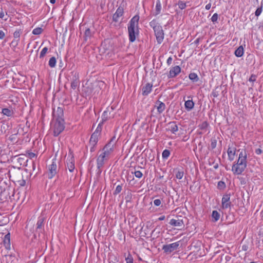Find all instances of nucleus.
Here are the masks:
<instances>
[{"instance_id": "45", "label": "nucleus", "mask_w": 263, "mask_h": 263, "mask_svg": "<svg viewBox=\"0 0 263 263\" xmlns=\"http://www.w3.org/2000/svg\"><path fill=\"white\" fill-rule=\"evenodd\" d=\"M217 145V140L215 138L211 139V147L212 149H214Z\"/></svg>"}, {"instance_id": "38", "label": "nucleus", "mask_w": 263, "mask_h": 263, "mask_svg": "<svg viewBox=\"0 0 263 263\" xmlns=\"http://www.w3.org/2000/svg\"><path fill=\"white\" fill-rule=\"evenodd\" d=\"M184 175V172L182 170H178L176 174V177L178 179L182 178Z\"/></svg>"}, {"instance_id": "11", "label": "nucleus", "mask_w": 263, "mask_h": 263, "mask_svg": "<svg viewBox=\"0 0 263 263\" xmlns=\"http://www.w3.org/2000/svg\"><path fill=\"white\" fill-rule=\"evenodd\" d=\"M124 13V9L122 7H119L116 10L115 13L112 16L113 21L118 22L119 21V18L122 17Z\"/></svg>"}, {"instance_id": "30", "label": "nucleus", "mask_w": 263, "mask_h": 263, "mask_svg": "<svg viewBox=\"0 0 263 263\" xmlns=\"http://www.w3.org/2000/svg\"><path fill=\"white\" fill-rule=\"evenodd\" d=\"M244 53L243 48L242 46H239L235 51V55L237 57H241Z\"/></svg>"}, {"instance_id": "27", "label": "nucleus", "mask_w": 263, "mask_h": 263, "mask_svg": "<svg viewBox=\"0 0 263 263\" xmlns=\"http://www.w3.org/2000/svg\"><path fill=\"white\" fill-rule=\"evenodd\" d=\"M0 18L5 21L8 19V15L7 12L4 10L1 6H0Z\"/></svg>"}, {"instance_id": "50", "label": "nucleus", "mask_w": 263, "mask_h": 263, "mask_svg": "<svg viewBox=\"0 0 263 263\" xmlns=\"http://www.w3.org/2000/svg\"><path fill=\"white\" fill-rule=\"evenodd\" d=\"M126 263H133V259L131 255H129L125 259Z\"/></svg>"}, {"instance_id": "19", "label": "nucleus", "mask_w": 263, "mask_h": 263, "mask_svg": "<svg viewBox=\"0 0 263 263\" xmlns=\"http://www.w3.org/2000/svg\"><path fill=\"white\" fill-rule=\"evenodd\" d=\"M111 116L110 112L109 111L108 109L104 111V112L102 114L101 119H102V123H103L104 122H106L109 119L112 118Z\"/></svg>"}, {"instance_id": "2", "label": "nucleus", "mask_w": 263, "mask_h": 263, "mask_svg": "<svg viewBox=\"0 0 263 263\" xmlns=\"http://www.w3.org/2000/svg\"><path fill=\"white\" fill-rule=\"evenodd\" d=\"M139 16H134L130 21L128 26V32L129 40L130 42H134L136 41V37L139 34L138 21Z\"/></svg>"}, {"instance_id": "41", "label": "nucleus", "mask_w": 263, "mask_h": 263, "mask_svg": "<svg viewBox=\"0 0 263 263\" xmlns=\"http://www.w3.org/2000/svg\"><path fill=\"white\" fill-rule=\"evenodd\" d=\"M21 34V30H16L13 33V37L14 39H17L20 40V37Z\"/></svg>"}, {"instance_id": "23", "label": "nucleus", "mask_w": 263, "mask_h": 263, "mask_svg": "<svg viewBox=\"0 0 263 263\" xmlns=\"http://www.w3.org/2000/svg\"><path fill=\"white\" fill-rule=\"evenodd\" d=\"M184 106L187 111L191 110L194 107V103L192 100H189L185 101Z\"/></svg>"}, {"instance_id": "64", "label": "nucleus", "mask_w": 263, "mask_h": 263, "mask_svg": "<svg viewBox=\"0 0 263 263\" xmlns=\"http://www.w3.org/2000/svg\"><path fill=\"white\" fill-rule=\"evenodd\" d=\"M212 95H213V96L214 97H217V95L216 94V93H215V92H212Z\"/></svg>"}, {"instance_id": "43", "label": "nucleus", "mask_w": 263, "mask_h": 263, "mask_svg": "<svg viewBox=\"0 0 263 263\" xmlns=\"http://www.w3.org/2000/svg\"><path fill=\"white\" fill-rule=\"evenodd\" d=\"M162 157L165 159H167L170 155V152L168 149H165L162 152Z\"/></svg>"}, {"instance_id": "51", "label": "nucleus", "mask_w": 263, "mask_h": 263, "mask_svg": "<svg viewBox=\"0 0 263 263\" xmlns=\"http://www.w3.org/2000/svg\"><path fill=\"white\" fill-rule=\"evenodd\" d=\"M19 40L14 39L11 43V45L13 47H16L18 43Z\"/></svg>"}, {"instance_id": "13", "label": "nucleus", "mask_w": 263, "mask_h": 263, "mask_svg": "<svg viewBox=\"0 0 263 263\" xmlns=\"http://www.w3.org/2000/svg\"><path fill=\"white\" fill-rule=\"evenodd\" d=\"M181 72V68L179 66L173 67L170 70L168 77L169 78H174L180 73Z\"/></svg>"}, {"instance_id": "1", "label": "nucleus", "mask_w": 263, "mask_h": 263, "mask_svg": "<svg viewBox=\"0 0 263 263\" xmlns=\"http://www.w3.org/2000/svg\"><path fill=\"white\" fill-rule=\"evenodd\" d=\"M116 148V141L115 137L112 138L109 142L106 144L102 149V153L99 155L97 159L98 164H102L105 163L112 155Z\"/></svg>"}, {"instance_id": "52", "label": "nucleus", "mask_w": 263, "mask_h": 263, "mask_svg": "<svg viewBox=\"0 0 263 263\" xmlns=\"http://www.w3.org/2000/svg\"><path fill=\"white\" fill-rule=\"evenodd\" d=\"M256 76H255V75H254V74H252V75L250 76V78H249V81L250 82H254V81H256Z\"/></svg>"}, {"instance_id": "16", "label": "nucleus", "mask_w": 263, "mask_h": 263, "mask_svg": "<svg viewBox=\"0 0 263 263\" xmlns=\"http://www.w3.org/2000/svg\"><path fill=\"white\" fill-rule=\"evenodd\" d=\"M3 243L5 248L9 250L10 249V233H8L5 235L4 238L3 239Z\"/></svg>"}, {"instance_id": "47", "label": "nucleus", "mask_w": 263, "mask_h": 263, "mask_svg": "<svg viewBox=\"0 0 263 263\" xmlns=\"http://www.w3.org/2000/svg\"><path fill=\"white\" fill-rule=\"evenodd\" d=\"M218 14L215 13H214L212 17H211V21L214 23V22H217V20H218Z\"/></svg>"}, {"instance_id": "8", "label": "nucleus", "mask_w": 263, "mask_h": 263, "mask_svg": "<svg viewBox=\"0 0 263 263\" xmlns=\"http://www.w3.org/2000/svg\"><path fill=\"white\" fill-rule=\"evenodd\" d=\"M247 154L246 149H242L239 154V157L236 164H247Z\"/></svg>"}, {"instance_id": "3", "label": "nucleus", "mask_w": 263, "mask_h": 263, "mask_svg": "<svg viewBox=\"0 0 263 263\" xmlns=\"http://www.w3.org/2000/svg\"><path fill=\"white\" fill-rule=\"evenodd\" d=\"M65 129V122L63 118L55 119L51 123L50 130L54 137L58 136Z\"/></svg>"}, {"instance_id": "34", "label": "nucleus", "mask_w": 263, "mask_h": 263, "mask_svg": "<svg viewBox=\"0 0 263 263\" xmlns=\"http://www.w3.org/2000/svg\"><path fill=\"white\" fill-rule=\"evenodd\" d=\"M27 156L23 155L22 157H20L17 159L18 162L20 163V164H25L26 163L28 162V159H26Z\"/></svg>"}, {"instance_id": "6", "label": "nucleus", "mask_w": 263, "mask_h": 263, "mask_svg": "<svg viewBox=\"0 0 263 263\" xmlns=\"http://www.w3.org/2000/svg\"><path fill=\"white\" fill-rule=\"evenodd\" d=\"M232 203L230 201V195L226 194L223 195L221 200V208L222 209H230Z\"/></svg>"}, {"instance_id": "54", "label": "nucleus", "mask_w": 263, "mask_h": 263, "mask_svg": "<svg viewBox=\"0 0 263 263\" xmlns=\"http://www.w3.org/2000/svg\"><path fill=\"white\" fill-rule=\"evenodd\" d=\"M28 157L30 158V159H32L33 158H34L36 157V155L33 153H32V152H30V153H29L28 154Z\"/></svg>"}, {"instance_id": "18", "label": "nucleus", "mask_w": 263, "mask_h": 263, "mask_svg": "<svg viewBox=\"0 0 263 263\" xmlns=\"http://www.w3.org/2000/svg\"><path fill=\"white\" fill-rule=\"evenodd\" d=\"M153 85L151 83H147L142 88V95L143 96L148 95L152 90Z\"/></svg>"}, {"instance_id": "36", "label": "nucleus", "mask_w": 263, "mask_h": 263, "mask_svg": "<svg viewBox=\"0 0 263 263\" xmlns=\"http://www.w3.org/2000/svg\"><path fill=\"white\" fill-rule=\"evenodd\" d=\"M43 30L41 27H37L34 28L32 31V33L34 35H39L41 34Z\"/></svg>"}, {"instance_id": "58", "label": "nucleus", "mask_w": 263, "mask_h": 263, "mask_svg": "<svg viewBox=\"0 0 263 263\" xmlns=\"http://www.w3.org/2000/svg\"><path fill=\"white\" fill-rule=\"evenodd\" d=\"M69 172H72L74 169V165H68Z\"/></svg>"}, {"instance_id": "24", "label": "nucleus", "mask_w": 263, "mask_h": 263, "mask_svg": "<svg viewBox=\"0 0 263 263\" xmlns=\"http://www.w3.org/2000/svg\"><path fill=\"white\" fill-rule=\"evenodd\" d=\"M156 107L159 114L162 113L165 108V105L164 103L159 101L156 103Z\"/></svg>"}, {"instance_id": "21", "label": "nucleus", "mask_w": 263, "mask_h": 263, "mask_svg": "<svg viewBox=\"0 0 263 263\" xmlns=\"http://www.w3.org/2000/svg\"><path fill=\"white\" fill-rule=\"evenodd\" d=\"M63 109L61 107H58L55 112L53 113V116L55 119L63 118Z\"/></svg>"}, {"instance_id": "39", "label": "nucleus", "mask_w": 263, "mask_h": 263, "mask_svg": "<svg viewBox=\"0 0 263 263\" xmlns=\"http://www.w3.org/2000/svg\"><path fill=\"white\" fill-rule=\"evenodd\" d=\"M178 5L179 8L181 10L185 9L186 7V3L182 1H179L178 2Z\"/></svg>"}, {"instance_id": "53", "label": "nucleus", "mask_w": 263, "mask_h": 263, "mask_svg": "<svg viewBox=\"0 0 263 263\" xmlns=\"http://www.w3.org/2000/svg\"><path fill=\"white\" fill-rule=\"evenodd\" d=\"M161 203V201L160 199H155L154 201V204L156 206H159Z\"/></svg>"}, {"instance_id": "49", "label": "nucleus", "mask_w": 263, "mask_h": 263, "mask_svg": "<svg viewBox=\"0 0 263 263\" xmlns=\"http://www.w3.org/2000/svg\"><path fill=\"white\" fill-rule=\"evenodd\" d=\"M261 12H262V7L258 8L255 12V15L256 16H258L261 14Z\"/></svg>"}, {"instance_id": "12", "label": "nucleus", "mask_w": 263, "mask_h": 263, "mask_svg": "<svg viewBox=\"0 0 263 263\" xmlns=\"http://www.w3.org/2000/svg\"><path fill=\"white\" fill-rule=\"evenodd\" d=\"M65 162L66 164H74V157L73 152L69 149L68 154L65 156Z\"/></svg>"}, {"instance_id": "32", "label": "nucleus", "mask_w": 263, "mask_h": 263, "mask_svg": "<svg viewBox=\"0 0 263 263\" xmlns=\"http://www.w3.org/2000/svg\"><path fill=\"white\" fill-rule=\"evenodd\" d=\"M57 64V60L55 57H51L49 61V66L51 68H54Z\"/></svg>"}, {"instance_id": "63", "label": "nucleus", "mask_w": 263, "mask_h": 263, "mask_svg": "<svg viewBox=\"0 0 263 263\" xmlns=\"http://www.w3.org/2000/svg\"><path fill=\"white\" fill-rule=\"evenodd\" d=\"M247 247L246 246H242V250H245V251L247 250Z\"/></svg>"}, {"instance_id": "20", "label": "nucleus", "mask_w": 263, "mask_h": 263, "mask_svg": "<svg viewBox=\"0 0 263 263\" xmlns=\"http://www.w3.org/2000/svg\"><path fill=\"white\" fill-rule=\"evenodd\" d=\"M44 218L40 217L36 223V230L39 232H41L44 227Z\"/></svg>"}, {"instance_id": "62", "label": "nucleus", "mask_w": 263, "mask_h": 263, "mask_svg": "<svg viewBox=\"0 0 263 263\" xmlns=\"http://www.w3.org/2000/svg\"><path fill=\"white\" fill-rule=\"evenodd\" d=\"M90 33V29H87V30H86L85 34H87V33Z\"/></svg>"}, {"instance_id": "4", "label": "nucleus", "mask_w": 263, "mask_h": 263, "mask_svg": "<svg viewBox=\"0 0 263 263\" xmlns=\"http://www.w3.org/2000/svg\"><path fill=\"white\" fill-rule=\"evenodd\" d=\"M180 245V241H177L174 243H172L168 245H163L162 247V250L164 252L168 254L176 250Z\"/></svg>"}, {"instance_id": "59", "label": "nucleus", "mask_w": 263, "mask_h": 263, "mask_svg": "<svg viewBox=\"0 0 263 263\" xmlns=\"http://www.w3.org/2000/svg\"><path fill=\"white\" fill-rule=\"evenodd\" d=\"M211 8V3L208 4L207 5H206V6L205 7V9H206V10H209V9H210Z\"/></svg>"}, {"instance_id": "42", "label": "nucleus", "mask_w": 263, "mask_h": 263, "mask_svg": "<svg viewBox=\"0 0 263 263\" xmlns=\"http://www.w3.org/2000/svg\"><path fill=\"white\" fill-rule=\"evenodd\" d=\"M209 126V123L206 121L203 122L199 126L200 129L203 130L206 129Z\"/></svg>"}, {"instance_id": "37", "label": "nucleus", "mask_w": 263, "mask_h": 263, "mask_svg": "<svg viewBox=\"0 0 263 263\" xmlns=\"http://www.w3.org/2000/svg\"><path fill=\"white\" fill-rule=\"evenodd\" d=\"M161 5L160 4V3L159 2H157L156 3V15L159 14L160 12H161Z\"/></svg>"}, {"instance_id": "31", "label": "nucleus", "mask_w": 263, "mask_h": 263, "mask_svg": "<svg viewBox=\"0 0 263 263\" xmlns=\"http://www.w3.org/2000/svg\"><path fill=\"white\" fill-rule=\"evenodd\" d=\"M103 123H102V122L100 123L97 128L96 129L95 131L92 133L94 135H96L97 136H100L101 133V131L102 129V124Z\"/></svg>"}, {"instance_id": "55", "label": "nucleus", "mask_w": 263, "mask_h": 263, "mask_svg": "<svg viewBox=\"0 0 263 263\" xmlns=\"http://www.w3.org/2000/svg\"><path fill=\"white\" fill-rule=\"evenodd\" d=\"M5 36V33L3 30H0V39L3 40Z\"/></svg>"}, {"instance_id": "26", "label": "nucleus", "mask_w": 263, "mask_h": 263, "mask_svg": "<svg viewBox=\"0 0 263 263\" xmlns=\"http://www.w3.org/2000/svg\"><path fill=\"white\" fill-rule=\"evenodd\" d=\"M149 25L151 27H152L154 29V31L158 29L159 28H161V26L160 25L159 23L156 20H153L150 23Z\"/></svg>"}, {"instance_id": "17", "label": "nucleus", "mask_w": 263, "mask_h": 263, "mask_svg": "<svg viewBox=\"0 0 263 263\" xmlns=\"http://www.w3.org/2000/svg\"><path fill=\"white\" fill-rule=\"evenodd\" d=\"M15 258V256L12 254H5L2 256V261L6 262V263H12Z\"/></svg>"}, {"instance_id": "28", "label": "nucleus", "mask_w": 263, "mask_h": 263, "mask_svg": "<svg viewBox=\"0 0 263 263\" xmlns=\"http://www.w3.org/2000/svg\"><path fill=\"white\" fill-rule=\"evenodd\" d=\"M79 85L80 82L79 79L76 77L74 79H73L71 83V87L73 89H76L79 86Z\"/></svg>"}, {"instance_id": "61", "label": "nucleus", "mask_w": 263, "mask_h": 263, "mask_svg": "<svg viewBox=\"0 0 263 263\" xmlns=\"http://www.w3.org/2000/svg\"><path fill=\"white\" fill-rule=\"evenodd\" d=\"M55 2H56V0H50V3H51L52 4H55Z\"/></svg>"}, {"instance_id": "33", "label": "nucleus", "mask_w": 263, "mask_h": 263, "mask_svg": "<svg viewBox=\"0 0 263 263\" xmlns=\"http://www.w3.org/2000/svg\"><path fill=\"white\" fill-rule=\"evenodd\" d=\"M189 79L193 82H197L199 80V78L196 73H191L189 76Z\"/></svg>"}, {"instance_id": "5", "label": "nucleus", "mask_w": 263, "mask_h": 263, "mask_svg": "<svg viewBox=\"0 0 263 263\" xmlns=\"http://www.w3.org/2000/svg\"><path fill=\"white\" fill-rule=\"evenodd\" d=\"M247 165H225L227 170H231L234 174L239 175L245 170Z\"/></svg>"}, {"instance_id": "57", "label": "nucleus", "mask_w": 263, "mask_h": 263, "mask_svg": "<svg viewBox=\"0 0 263 263\" xmlns=\"http://www.w3.org/2000/svg\"><path fill=\"white\" fill-rule=\"evenodd\" d=\"M255 152L256 155H260L262 153V150L260 148H257Z\"/></svg>"}, {"instance_id": "60", "label": "nucleus", "mask_w": 263, "mask_h": 263, "mask_svg": "<svg viewBox=\"0 0 263 263\" xmlns=\"http://www.w3.org/2000/svg\"><path fill=\"white\" fill-rule=\"evenodd\" d=\"M165 218V216H164V215L163 216H161L160 217H159L158 220H160V221H162V220H164Z\"/></svg>"}, {"instance_id": "46", "label": "nucleus", "mask_w": 263, "mask_h": 263, "mask_svg": "<svg viewBox=\"0 0 263 263\" xmlns=\"http://www.w3.org/2000/svg\"><path fill=\"white\" fill-rule=\"evenodd\" d=\"M122 185H117L116 188V190H115V192L114 193V195L118 194L122 191Z\"/></svg>"}, {"instance_id": "40", "label": "nucleus", "mask_w": 263, "mask_h": 263, "mask_svg": "<svg viewBox=\"0 0 263 263\" xmlns=\"http://www.w3.org/2000/svg\"><path fill=\"white\" fill-rule=\"evenodd\" d=\"M48 51V48L45 47L42 49L40 54V58H43L45 57Z\"/></svg>"}, {"instance_id": "56", "label": "nucleus", "mask_w": 263, "mask_h": 263, "mask_svg": "<svg viewBox=\"0 0 263 263\" xmlns=\"http://www.w3.org/2000/svg\"><path fill=\"white\" fill-rule=\"evenodd\" d=\"M173 59L171 57H169L166 61V63L168 65H170L172 63Z\"/></svg>"}, {"instance_id": "25", "label": "nucleus", "mask_w": 263, "mask_h": 263, "mask_svg": "<svg viewBox=\"0 0 263 263\" xmlns=\"http://www.w3.org/2000/svg\"><path fill=\"white\" fill-rule=\"evenodd\" d=\"M25 167L22 168V170L28 173L30 175L32 174V171H34L35 168V165H24Z\"/></svg>"}, {"instance_id": "7", "label": "nucleus", "mask_w": 263, "mask_h": 263, "mask_svg": "<svg viewBox=\"0 0 263 263\" xmlns=\"http://www.w3.org/2000/svg\"><path fill=\"white\" fill-rule=\"evenodd\" d=\"M169 224L173 227L181 228L184 226V222L182 217L176 216L175 218L172 219L169 222Z\"/></svg>"}, {"instance_id": "35", "label": "nucleus", "mask_w": 263, "mask_h": 263, "mask_svg": "<svg viewBox=\"0 0 263 263\" xmlns=\"http://www.w3.org/2000/svg\"><path fill=\"white\" fill-rule=\"evenodd\" d=\"M212 216L214 221H217L219 219L220 214L217 211H213Z\"/></svg>"}, {"instance_id": "48", "label": "nucleus", "mask_w": 263, "mask_h": 263, "mask_svg": "<svg viewBox=\"0 0 263 263\" xmlns=\"http://www.w3.org/2000/svg\"><path fill=\"white\" fill-rule=\"evenodd\" d=\"M134 174L135 176L138 178H140L142 176V173L140 171H135Z\"/></svg>"}, {"instance_id": "15", "label": "nucleus", "mask_w": 263, "mask_h": 263, "mask_svg": "<svg viewBox=\"0 0 263 263\" xmlns=\"http://www.w3.org/2000/svg\"><path fill=\"white\" fill-rule=\"evenodd\" d=\"M49 172L48 173V177L51 179L57 173V165H50L48 167Z\"/></svg>"}, {"instance_id": "29", "label": "nucleus", "mask_w": 263, "mask_h": 263, "mask_svg": "<svg viewBox=\"0 0 263 263\" xmlns=\"http://www.w3.org/2000/svg\"><path fill=\"white\" fill-rule=\"evenodd\" d=\"M2 113L7 117H11L13 115V111L9 108H3Z\"/></svg>"}, {"instance_id": "22", "label": "nucleus", "mask_w": 263, "mask_h": 263, "mask_svg": "<svg viewBox=\"0 0 263 263\" xmlns=\"http://www.w3.org/2000/svg\"><path fill=\"white\" fill-rule=\"evenodd\" d=\"M168 130L173 134H175L178 130V127L174 122H172L168 124Z\"/></svg>"}, {"instance_id": "14", "label": "nucleus", "mask_w": 263, "mask_h": 263, "mask_svg": "<svg viewBox=\"0 0 263 263\" xmlns=\"http://www.w3.org/2000/svg\"><path fill=\"white\" fill-rule=\"evenodd\" d=\"M236 150V148L234 146H229L227 153L230 160H233L234 159Z\"/></svg>"}, {"instance_id": "10", "label": "nucleus", "mask_w": 263, "mask_h": 263, "mask_svg": "<svg viewBox=\"0 0 263 263\" xmlns=\"http://www.w3.org/2000/svg\"><path fill=\"white\" fill-rule=\"evenodd\" d=\"M154 32L157 42L158 44H160L163 42L164 39V32L162 27L155 30Z\"/></svg>"}, {"instance_id": "9", "label": "nucleus", "mask_w": 263, "mask_h": 263, "mask_svg": "<svg viewBox=\"0 0 263 263\" xmlns=\"http://www.w3.org/2000/svg\"><path fill=\"white\" fill-rule=\"evenodd\" d=\"M99 137L100 136L93 134L91 135L89 140L90 149L91 152L95 151V147L97 144Z\"/></svg>"}, {"instance_id": "44", "label": "nucleus", "mask_w": 263, "mask_h": 263, "mask_svg": "<svg viewBox=\"0 0 263 263\" xmlns=\"http://www.w3.org/2000/svg\"><path fill=\"white\" fill-rule=\"evenodd\" d=\"M217 187L219 190H223L226 187V184L224 182L220 181L217 184Z\"/></svg>"}]
</instances>
